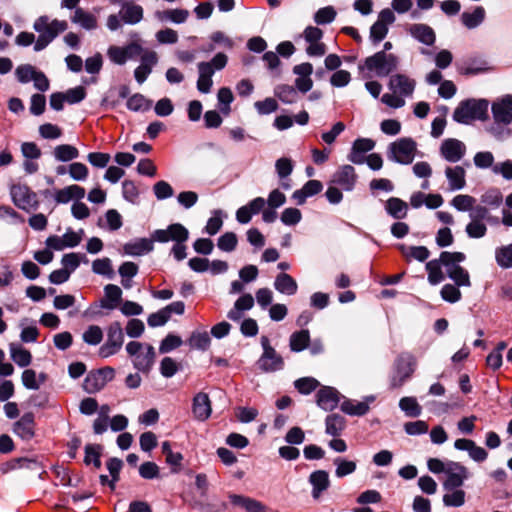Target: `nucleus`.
Listing matches in <instances>:
<instances>
[{"label":"nucleus","mask_w":512,"mask_h":512,"mask_svg":"<svg viewBox=\"0 0 512 512\" xmlns=\"http://www.w3.org/2000/svg\"><path fill=\"white\" fill-rule=\"evenodd\" d=\"M341 394L337 389L331 386H323L317 391L316 403L317 405L325 410H334L340 402Z\"/></svg>","instance_id":"ddd939ff"},{"label":"nucleus","mask_w":512,"mask_h":512,"mask_svg":"<svg viewBox=\"0 0 512 512\" xmlns=\"http://www.w3.org/2000/svg\"><path fill=\"white\" fill-rule=\"evenodd\" d=\"M217 98L220 111L223 114L228 115L230 112V104L234 99L232 91L227 87H222L218 91Z\"/></svg>","instance_id":"0e129e2a"},{"label":"nucleus","mask_w":512,"mask_h":512,"mask_svg":"<svg viewBox=\"0 0 512 512\" xmlns=\"http://www.w3.org/2000/svg\"><path fill=\"white\" fill-rule=\"evenodd\" d=\"M325 425V432L328 435L337 437L341 435L342 431L345 429L346 421L345 418L339 414H330L326 417Z\"/></svg>","instance_id":"c9c22d12"},{"label":"nucleus","mask_w":512,"mask_h":512,"mask_svg":"<svg viewBox=\"0 0 512 512\" xmlns=\"http://www.w3.org/2000/svg\"><path fill=\"white\" fill-rule=\"evenodd\" d=\"M333 463L336 466L335 475L338 478H343L354 473L357 468L355 461L347 460L342 457H336Z\"/></svg>","instance_id":"de8ad7c7"},{"label":"nucleus","mask_w":512,"mask_h":512,"mask_svg":"<svg viewBox=\"0 0 512 512\" xmlns=\"http://www.w3.org/2000/svg\"><path fill=\"white\" fill-rule=\"evenodd\" d=\"M309 483L312 485V497L318 499L330 486L328 472L325 470L312 472L309 476Z\"/></svg>","instance_id":"4be33fe9"},{"label":"nucleus","mask_w":512,"mask_h":512,"mask_svg":"<svg viewBox=\"0 0 512 512\" xmlns=\"http://www.w3.org/2000/svg\"><path fill=\"white\" fill-rule=\"evenodd\" d=\"M320 383L313 377H302L294 382V387L301 394L308 395L314 391Z\"/></svg>","instance_id":"680f3d73"},{"label":"nucleus","mask_w":512,"mask_h":512,"mask_svg":"<svg viewBox=\"0 0 512 512\" xmlns=\"http://www.w3.org/2000/svg\"><path fill=\"white\" fill-rule=\"evenodd\" d=\"M229 499L231 503L235 506H240L244 508L247 512H265V506L250 497L237 495V494H230Z\"/></svg>","instance_id":"473e14b6"},{"label":"nucleus","mask_w":512,"mask_h":512,"mask_svg":"<svg viewBox=\"0 0 512 512\" xmlns=\"http://www.w3.org/2000/svg\"><path fill=\"white\" fill-rule=\"evenodd\" d=\"M119 16L125 24L135 25L143 19V8L133 2L123 6L119 11Z\"/></svg>","instance_id":"7c9ffc66"},{"label":"nucleus","mask_w":512,"mask_h":512,"mask_svg":"<svg viewBox=\"0 0 512 512\" xmlns=\"http://www.w3.org/2000/svg\"><path fill=\"white\" fill-rule=\"evenodd\" d=\"M106 466L111 475V490H114L116 483L120 479V471L123 467V461L117 457H112L108 459Z\"/></svg>","instance_id":"4d7b16f0"},{"label":"nucleus","mask_w":512,"mask_h":512,"mask_svg":"<svg viewBox=\"0 0 512 512\" xmlns=\"http://www.w3.org/2000/svg\"><path fill=\"white\" fill-rule=\"evenodd\" d=\"M397 247L405 257L413 258L419 262L426 261L430 256V251L425 246L406 247L404 244H399Z\"/></svg>","instance_id":"e433bc0d"},{"label":"nucleus","mask_w":512,"mask_h":512,"mask_svg":"<svg viewBox=\"0 0 512 512\" xmlns=\"http://www.w3.org/2000/svg\"><path fill=\"white\" fill-rule=\"evenodd\" d=\"M340 408L342 412L351 416H364L369 411L367 402H354L350 399L344 400Z\"/></svg>","instance_id":"79ce46f5"},{"label":"nucleus","mask_w":512,"mask_h":512,"mask_svg":"<svg viewBox=\"0 0 512 512\" xmlns=\"http://www.w3.org/2000/svg\"><path fill=\"white\" fill-rule=\"evenodd\" d=\"M53 155L57 161L69 162L78 158L79 150L69 144H61L54 148Z\"/></svg>","instance_id":"ea45409f"},{"label":"nucleus","mask_w":512,"mask_h":512,"mask_svg":"<svg viewBox=\"0 0 512 512\" xmlns=\"http://www.w3.org/2000/svg\"><path fill=\"white\" fill-rule=\"evenodd\" d=\"M445 176L448 180L450 191L461 190L466 186V172L462 166L446 167Z\"/></svg>","instance_id":"a878e982"},{"label":"nucleus","mask_w":512,"mask_h":512,"mask_svg":"<svg viewBox=\"0 0 512 512\" xmlns=\"http://www.w3.org/2000/svg\"><path fill=\"white\" fill-rule=\"evenodd\" d=\"M13 432L24 441H30L35 436V417L32 412L24 413L13 424Z\"/></svg>","instance_id":"2eb2a0df"},{"label":"nucleus","mask_w":512,"mask_h":512,"mask_svg":"<svg viewBox=\"0 0 512 512\" xmlns=\"http://www.w3.org/2000/svg\"><path fill=\"white\" fill-rule=\"evenodd\" d=\"M274 287L278 292L289 296L294 295L298 289L295 279L287 273H280L276 276Z\"/></svg>","instance_id":"2f4dec72"},{"label":"nucleus","mask_w":512,"mask_h":512,"mask_svg":"<svg viewBox=\"0 0 512 512\" xmlns=\"http://www.w3.org/2000/svg\"><path fill=\"white\" fill-rule=\"evenodd\" d=\"M466 153L465 144L455 138L445 139L440 146L441 156L450 163L460 161Z\"/></svg>","instance_id":"9b49d317"},{"label":"nucleus","mask_w":512,"mask_h":512,"mask_svg":"<svg viewBox=\"0 0 512 512\" xmlns=\"http://www.w3.org/2000/svg\"><path fill=\"white\" fill-rule=\"evenodd\" d=\"M416 151V141L410 137H402L389 144L387 158L402 165H409L413 162Z\"/></svg>","instance_id":"f03ea898"},{"label":"nucleus","mask_w":512,"mask_h":512,"mask_svg":"<svg viewBox=\"0 0 512 512\" xmlns=\"http://www.w3.org/2000/svg\"><path fill=\"white\" fill-rule=\"evenodd\" d=\"M102 446L100 444H87L85 446L84 463L86 465L93 464L96 469L101 467Z\"/></svg>","instance_id":"c03bdc74"},{"label":"nucleus","mask_w":512,"mask_h":512,"mask_svg":"<svg viewBox=\"0 0 512 512\" xmlns=\"http://www.w3.org/2000/svg\"><path fill=\"white\" fill-rule=\"evenodd\" d=\"M92 271L95 274L105 276L108 279H112L114 277L111 260L107 257L94 260L92 263Z\"/></svg>","instance_id":"3c124183"},{"label":"nucleus","mask_w":512,"mask_h":512,"mask_svg":"<svg viewBox=\"0 0 512 512\" xmlns=\"http://www.w3.org/2000/svg\"><path fill=\"white\" fill-rule=\"evenodd\" d=\"M153 238H137L123 246L124 253L129 256H142L154 249Z\"/></svg>","instance_id":"f3484780"},{"label":"nucleus","mask_w":512,"mask_h":512,"mask_svg":"<svg viewBox=\"0 0 512 512\" xmlns=\"http://www.w3.org/2000/svg\"><path fill=\"white\" fill-rule=\"evenodd\" d=\"M495 258L501 268H512V244L497 248Z\"/></svg>","instance_id":"603ef678"},{"label":"nucleus","mask_w":512,"mask_h":512,"mask_svg":"<svg viewBox=\"0 0 512 512\" xmlns=\"http://www.w3.org/2000/svg\"><path fill=\"white\" fill-rule=\"evenodd\" d=\"M480 201L491 209H497L503 202V195L499 189L492 188L481 195Z\"/></svg>","instance_id":"09e8293b"},{"label":"nucleus","mask_w":512,"mask_h":512,"mask_svg":"<svg viewBox=\"0 0 512 512\" xmlns=\"http://www.w3.org/2000/svg\"><path fill=\"white\" fill-rule=\"evenodd\" d=\"M476 203V199L473 196L467 194L456 195L450 202V204L460 212H471L473 205Z\"/></svg>","instance_id":"8fccbe9b"},{"label":"nucleus","mask_w":512,"mask_h":512,"mask_svg":"<svg viewBox=\"0 0 512 512\" xmlns=\"http://www.w3.org/2000/svg\"><path fill=\"white\" fill-rule=\"evenodd\" d=\"M486 18V10L483 6H475L472 11H464L460 21L469 30L479 27Z\"/></svg>","instance_id":"5701e85b"},{"label":"nucleus","mask_w":512,"mask_h":512,"mask_svg":"<svg viewBox=\"0 0 512 512\" xmlns=\"http://www.w3.org/2000/svg\"><path fill=\"white\" fill-rule=\"evenodd\" d=\"M192 412L194 417L200 421H205L209 418L212 408L208 394L199 392L194 396Z\"/></svg>","instance_id":"a211bd4d"},{"label":"nucleus","mask_w":512,"mask_h":512,"mask_svg":"<svg viewBox=\"0 0 512 512\" xmlns=\"http://www.w3.org/2000/svg\"><path fill=\"white\" fill-rule=\"evenodd\" d=\"M188 16L189 11L186 9L156 10L154 12V18L161 23L182 24L186 22Z\"/></svg>","instance_id":"b1692460"},{"label":"nucleus","mask_w":512,"mask_h":512,"mask_svg":"<svg viewBox=\"0 0 512 512\" xmlns=\"http://www.w3.org/2000/svg\"><path fill=\"white\" fill-rule=\"evenodd\" d=\"M494 122L508 125L512 122V95L508 94L492 104Z\"/></svg>","instance_id":"f8f14e48"},{"label":"nucleus","mask_w":512,"mask_h":512,"mask_svg":"<svg viewBox=\"0 0 512 512\" xmlns=\"http://www.w3.org/2000/svg\"><path fill=\"white\" fill-rule=\"evenodd\" d=\"M85 196V189L79 185H70L55 192V201L66 204L71 200H80Z\"/></svg>","instance_id":"bb28decb"},{"label":"nucleus","mask_w":512,"mask_h":512,"mask_svg":"<svg viewBox=\"0 0 512 512\" xmlns=\"http://www.w3.org/2000/svg\"><path fill=\"white\" fill-rule=\"evenodd\" d=\"M122 290L115 284H107L104 287L105 297L100 300L99 306L103 309L113 310L122 302Z\"/></svg>","instance_id":"412c9836"},{"label":"nucleus","mask_w":512,"mask_h":512,"mask_svg":"<svg viewBox=\"0 0 512 512\" xmlns=\"http://www.w3.org/2000/svg\"><path fill=\"white\" fill-rule=\"evenodd\" d=\"M336 17V11L332 6H326L323 8H320L315 14H314V21L318 25H325L329 24L334 21Z\"/></svg>","instance_id":"69168bd1"},{"label":"nucleus","mask_w":512,"mask_h":512,"mask_svg":"<svg viewBox=\"0 0 512 512\" xmlns=\"http://www.w3.org/2000/svg\"><path fill=\"white\" fill-rule=\"evenodd\" d=\"M448 493L443 495V503L447 507H461L465 503V492L461 489H454L447 491Z\"/></svg>","instance_id":"5fc2aeb1"},{"label":"nucleus","mask_w":512,"mask_h":512,"mask_svg":"<svg viewBox=\"0 0 512 512\" xmlns=\"http://www.w3.org/2000/svg\"><path fill=\"white\" fill-rule=\"evenodd\" d=\"M37 71L31 64H22L16 68L15 75L20 83L26 84L33 81Z\"/></svg>","instance_id":"13d9d810"},{"label":"nucleus","mask_w":512,"mask_h":512,"mask_svg":"<svg viewBox=\"0 0 512 512\" xmlns=\"http://www.w3.org/2000/svg\"><path fill=\"white\" fill-rule=\"evenodd\" d=\"M386 213L396 220H402L407 217L408 204L398 197H390L385 202Z\"/></svg>","instance_id":"cd10ccee"},{"label":"nucleus","mask_w":512,"mask_h":512,"mask_svg":"<svg viewBox=\"0 0 512 512\" xmlns=\"http://www.w3.org/2000/svg\"><path fill=\"white\" fill-rule=\"evenodd\" d=\"M294 164L290 158L281 157L275 162V170L280 180H285L293 172Z\"/></svg>","instance_id":"bf43d9fd"},{"label":"nucleus","mask_w":512,"mask_h":512,"mask_svg":"<svg viewBox=\"0 0 512 512\" xmlns=\"http://www.w3.org/2000/svg\"><path fill=\"white\" fill-rule=\"evenodd\" d=\"M408 32L417 41L427 46L434 45L436 41V34L434 30L427 24H412L409 26Z\"/></svg>","instance_id":"6ab92c4d"},{"label":"nucleus","mask_w":512,"mask_h":512,"mask_svg":"<svg viewBox=\"0 0 512 512\" xmlns=\"http://www.w3.org/2000/svg\"><path fill=\"white\" fill-rule=\"evenodd\" d=\"M487 70L488 66L486 61L472 58L464 62L463 66L460 68V73L463 75H477Z\"/></svg>","instance_id":"37998d69"},{"label":"nucleus","mask_w":512,"mask_h":512,"mask_svg":"<svg viewBox=\"0 0 512 512\" xmlns=\"http://www.w3.org/2000/svg\"><path fill=\"white\" fill-rule=\"evenodd\" d=\"M127 109L133 112H144L151 108L152 101L140 93H135L127 99Z\"/></svg>","instance_id":"a19ab883"},{"label":"nucleus","mask_w":512,"mask_h":512,"mask_svg":"<svg viewBox=\"0 0 512 512\" xmlns=\"http://www.w3.org/2000/svg\"><path fill=\"white\" fill-rule=\"evenodd\" d=\"M238 244L237 235L234 232H226L218 238L217 246L223 252H232Z\"/></svg>","instance_id":"6e6d98bb"},{"label":"nucleus","mask_w":512,"mask_h":512,"mask_svg":"<svg viewBox=\"0 0 512 512\" xmlns=\"http://www.w3.org/2000/svg\"><path fill=\"white\" fill-rule=\"evenodd\" d=\"M10 194L13 203L22 210L37 209L38 197L28 186L15 184L11 186Z\"/></svg>","instance_id":"0eeeda50"},{"label":"nucleus","mask_w":512,"mask_h":512,"mask_svg":"<svg viewBox=\"0 0 512 512\" xmlns=\"http://www.w3.org/2000/svg\"><path fill=\"white\" fill-rule=\"evenodd\" d=\"M357 175L351 165H343L333 176V182L346 191H352L356 183Z\"/></svg>","instance_id":"aec40b11"},{"label":"nucleus","mask_w":512,"mask_h":512,"mask_svg":"<svg viewBox=\"0 0 512 512\" xmlns=\"http://www.w3.org/2000/svg\"><path fill=\"white\" fill-rule=\"evenodd\" d=\"M152 238L159 243H167L169 241L186 242L189 239L188 229L180 224H170L166 229H157L152 233Z\"/></svg>","instance_id":"6e6552de"},{"label":"nucleus","mask_w":512,"mask_h":512,"mask_svg":"<svg viewBox=\"0 0 512 512\" xmlns=\"http://www.w3.org/2000/svg\"><path fill=\"white\" fill-rule=\"evenodd\" d=\"M33 28L40 35H44L49 39L51 43L60 33L67 30L68 25L66 21H60L57 19L49 22L48 16L44 15L36 19L33 24Z\"/></svg>","instance_id":"9d476101"},{"label":"nucleus","mask_w":512,"mask_h":512,"mask_svg":"<svg viewBox=\"0 0 512 512\" xmlns=\"http://www.w3.org/2000/svg\"><path fill=\"white\" fill-rule=\"evenodd\" d=\"M440 295L444 301L449 303H456L461 299L459 286L455 284H445L440 291Z\"/></svg>","instance_id":"774afa93"},{"label":"nucleus","mask_w":512,"mask_h":512,"mask_svg":"<svg viewBox=\"0 0 512 512\" xmlns=\"http://www.w3.org/2000/svg\"><path fill=\"white\" fill-rule=\"evenodd\" d=\"M489 102L486 99H466L459 103L453 112V120L460 124H470L474 120L488 119Z\"/></svg>","instance_id":"f257e3e1"},{"label":"nucleus","mask_w":512,"mask_h":512,"mask_svg":"<svg viewBox=\"0 0 512 512\" xmlns=\"http://www.w3.org/2000/svg\"><path fill=\"white\" fill-rule=\"evenodd\" d=\"M104 386L105 385L103 384V381H101L100 375L96 370L90 371L83 382V389L89 394L99 392Z\"/></svg>","instance_id":"49530a36"},{"label":"nucleus","mask_w":512,"mask_h":512,"mask_svg":"<svg viewBox=\"0 0 512 512\" xmlns=\"http://www.w3.org/2000/svg\"><path fill=\"white\" fill-rule=\"evenodd\" d=\"M261 346L263 353L256 363L258 368L265 373L282 370L284 368V360L270 345V340L267 336L263 335L261 337Z\"/></svg>","instance_id":"423d86ee"},{"label":"nucleus","mask_w":512,"mask_h":512,"mask_svg":"<svg viewBox=\"0 0 512 512\" xmlns=\"http://www.w3.org/2000/svg\"><path fill=\"white\" fill-rule=\"evenodd\" d=\"M83 341L88 345L96 346L103 339L102 329L97 325L89 326L82 335Z\"/></svg>","instance_id":"052dcab7"},{"label":"nucleus","mask_w":512,"mask_h":512,"mask_svg":"<svg viewBox=\"0 0 512 512\" xmlns=\"http://www.w3.org/2000/svg\"><path fill=\"white\" fill-rule=\"evenodd\" d=\"M399 408L408 417H418L422 413V407L417 402L415 397H403L399 401Z\"/></svg>","instance_id":"a18cd8bd"},{"label":"nucleus","mask_w":512,"mask_h":512,"mask_svg":"<svg viewBox=\"0 0 512 512\" xmlns=\"http://www.w3.org/2000/svg\"><path fill=\"white\" fill-rule=\"evenodd\" d=\"M441 266L443 265L442 262H440V257L426 263L425 268L428 273V282L431 285H438L445 279Z\"/></svg>","instance_id":"4c0bfd02"},{"label":"nucleus","mask_w":512,"mask_h":512,"mask_svg":"<svg viewBox=\"0 0 512 512\" xmlns=\"http://www.w3.org/2000/svg\"><path fill=\"white\" fill-rule=\"evenodd\" d=\"M310 343V333L307 329H302L291 334L289 347L293 352H301L308 347Z\"/></svg>","instance_id":"f704fd0d"},{"label":"nucleus","mask_w":512,"mask_h":512,"mask_svg":"<svg viewBox=\"0 0 512 512\" xmlns=\"http://www.w3.org/2000/svg\"><path fill=\"white\" fill-rule=\"evenodd\" d=\"M280 219L284 225L294 226L301 221L302 213L297 208L289 207L283 210Z\"/></svg>","instance_id":"338daca9"},{"label":"nucleus","mask_w":512,"mask_h":512,"mask_svg":"<svg viewBox=\"0 0 512 512\" xmlns=\"http://www.w3.org/2000/svg\"><path fill=\"white\" fill-rule=\"evenodd\" d=\"M11 359L19 366V367H27L30 365L32 361V355L29 350L23 348L21 345L16 343H11L9 345Z\"/></svg>","instance_id":"72a5a7b5"},{"label":"nucleus","mask_w":512,"mask_h":512,"mask_svg":"<svg viewBox=\"0 0 512 512\" xmlns=\"http://www.w3.org/2000/svg\"><path fill=\"white\" fill-rule=\"evenodd\" d=\"M146 352L139 353L133 360V366L135 369L142 373H149L154 365L156 352L152 345L145 344Z\"/></svg>","instance_id":"393cba45"},{"label":"nucleus","mask_w":512,"mask_h":512,"mask_svg":"<svg viewBox=\"0 0 512 512\" xmlns=\"http://www.w3.org/2000/svg\"><path fill=\"white\" fill-rule=\"evenodd\" d=\"M466 255L463 252H449L443 251L440 254V262L445 267L446 274L449 277L454 269L460 267V263L464 262Z\"/></svg>","instance_id":"c756f323"},{"label":"nucleus","mask_w":512,"mask_h":512,"mask_svg":"<svg viewBox=\"0 0 512 512\" xmlns=\"http://www.w3.org/2000/svg\"><path fill=\"white\" fill-rule=\"evenodd\" d=\"M416 360L409 353H402L394 362V370L390 377V388H400L413 374Z\"/></svg>","instance_id":"20e7f679"},{"label":"nucleus","mask_w":512,"mask_h":512,"mask_svg":"<svg viewBox=\"0 0 512 512\" xmlns=\"http://www.w3.org/2000/svg\"><path fill=\"white\" fill-rule=\"evenodd\" d=\"M416 82L405 74H395L390 77L388 87L393 93L409 97L415 90Z\"/></svg>","instance_id":"4468645a"},{"label":"nucleus","mask_w":512,"mask_h":512,"mask_svg":"<svg viewBox=\"0 0 512 512\" xmlns=\"http://www.w3.org/2000/svg\"><path fill=\"white\" fill-rule=\"evenodd\" d=\"M446 479L443 482V488L451 491L463 485L464 481L469 478L468 469L459 462L448 460V469L445 472Z\"/></svg>","instance_id":"1a4fd4ad"},{"label":"nucleus","mask_w":512,"mask_h":512,"mask_svg":"<svg viewBox=\"0 0 512 512\" xmlns=\"http://www.w3.org/2000/svg\"><path fill=\"white\" fill-rule=\"evenodd\" d=\"M191 348L205 351L209 348L211 339L207 332H193L188 340Z\"/></svg>","instance_id":"864d4df0"},{"label":"nucleus","mask_w":512,"mask_h":512,"mask_svg":"<svg viewBox=\"0 0 512 512\" xmlns=\"http://www.w3.org/2000/svg\"><path fill=\"white\" fill-rule=\"evenodd\" d=\"M398 63L399 59L396 55L379 51L367 57L364 66L360 65L359 69L366 68L370 72H375L379 77H386L397 69Z\"/></svg>","instance_id":"7ed1b4c3"},{"label":"nucleus","mask_w":512,"mask_h":512,"mask_svg":"<svg viewBox=\"0 0 512 512\" xmlns=\"http://www.w3.org/2000/svg\"><path fill=\"white\" fill-rule=\"evenodd\" d=\"M71 22L88 31L98 27L96 16L85 11L83 8L75 9L74 14L71 16Z\"/></svg>","instance_id":"c85d7f7f"},{"label":"nucleus","mask_w":512,"mask_h":512,"mask_svg":"<svg viewBox=\"0 0 512 512\" xmlns=\"http://www.w3.org/2000/svg\"><path fill=\"white\" fill-rule=\"evenodd\" d=\"M266 205V200L262 197H256L246 205L241 206L236 211V220L240 224H247L251 221L254 215L262 212Z\"/></svg>","instance_id":"dca6fc26"},{"label":"nucleus","mask_w":512,"mask_h":512,"mask_svg":"<svg viewBox=\"0 0 512 512\" xmlns=\"http://www.w3.org/2000/svg\"><path fill=\"white\" fill-rule=\"evenodd\" d=\"M465 232L469 238L479 239L486 235L487 226L484 222L471 220L465 228Z\"/></svg>","instance_id":"e2e57ef3"},{"label":"nucleus","mask_w":512,"mask_h":512,"mask_svg":"<svg viewBox=\"0 0 512 512\" xmlns=\"http://www.w3.org/2000/svg\"><path fill=\"white\" fill-rule=\"evenodd\" d=\"M106 336L105 343L99 348L101 358H108L121 350L124 343V332L121 323L119 321L110 323L106 329Z\"/></svg>","instance_id":"39448f33"},{"label":"nucleus","mask_w":512,"mask_h":512,"mask_svg":"<svg viewBox=\"0 0 512 512\" xmlns=\"http://www.w3.org/2000/svg\"><path fill=\"white\" fill-rule=\"evenodd\" d=\"M274 95L284 104H293L298 99L297 90L288 84H279L274 88Z\"/></svg>","instance_id":"58836bf2"}]
</instances>
